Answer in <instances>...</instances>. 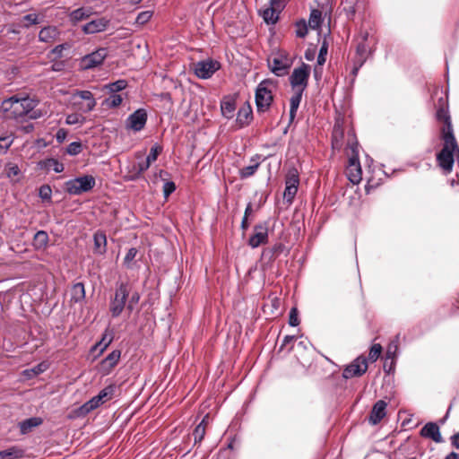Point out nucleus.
Wrapping results in <instances>:
<instances>
[{"instance_id": "f257e3e1", "label": "nucleus", "mask_w": 459, "mask_h": 459, "mask_svg": "<svg viewBox=\"0 0 459 459\" xmlns=\"http://www.w3.org/2000/svg\"><path fill=\"white\" fill-rule=\"evenodd\" d=\"M38 101L29 97L17 98L13 96L3 101L1 108L8 118H20L26 117L36 108Z\"/></svg>"}, {"instance_id": "f03ea898", "label": "nucleus", "mask_w": 459, "mask_h": 459, "mask_svg": "<svg viewBox=\"0 0 459 459\" xmlns=\"http://www.w3.org/2000/svg\"><path fill=\"white\" fill-rule=\"evenodd\" d=\"M444 142L442 150L437 154V160L439 167L446 174L452 171L455 154L459 157V147L454 134L447 133L445 136H441Z\"/></svg>"}, {"instance_id": "7ed1b4c3", "label": "nucleus", "mask_w": 459, "mask_h": 459, "mask_svg": "<svg viewBox=\"0 0 459 459\" xmlns=\"http://www.w3.org/2000/svg\"><path fill=\"white\" fill-rule=\"evenodd\" d=\"M275 84L273 80L262 81L255 91V104L258 112H264L269 109L273 100V90Z\"/></svg>"}, {"instance_id": "20e7f679", "label": "nucleus", "mask_w": 459, "mask_h": 459, "mask_svg": "<svg viewBox=\"0 0 459 459\" xmlns=\"http://www.w3.org/2000/svg\"><path fill=\"white\" fill-rule=\"evenodd\" d=\"M96 181L94 177L85 175L79 177L65 183V190L73 195H80L83 193L91 191L95 186Z\"/></svg>"}, {"instance_id": "39448f33", "label": "nucleus", "mask_w": 459, "mask_h": 459, "mask_svg": "<svg viewBox=\"0 0 459 459\" xmlns=\"http://www.w3.org/2000/svg\"><path fill=\"white\" fill-rule=\"evenodd\" d=\"M132 291V287L127 282H121L116 290L115 297L110 302V312L113 316H118L125 306L126 301Z\"/></svg>"}, {"instance_id": "423d86ee", "label": "nucleus", "mask_w": 459, "mask_h": 459, "mask_svg": "<svg viewBox=\"0 0 459 459\" xmlns=\"http://www.w3.org/2000/svg\"><path fill=\"white\" fill-rule=\"evenodd\" d=\"M309 75L310 66L308 65L302 64L301 66L295 68L290 77V82L293 91L301 90V91H304L307 85Z\"/></svg>"}, {"instance_id": "0eeeda50", "label": "nucleus", "mask_w": 459, "mask_h": 459, "mask_svg": "<svg viewBox=\"0 0 459 459\" xmlns=\"http://www.w3.org/2000/svg\"><path fill=\"white\" fill-rule=\"evenodd\" d=\"M220 63L213 59H206L194 64L195 74L201 79L210 78L220 69Z\"/></svg>"}, {"instance_id": "6e6552de", "label": "nucleus", "mask_w": 459, "mask_h": 459, "mask_svg": "<svg viewBox=\"0 0 459 459\" xmlns=\"http://www.w3.org/2000/svg\"><path fill=\"white\" fill-rule=\"evenodd\" d=\"M368 369L367 359L363 356L358 357L350 365H348L343 372L344 378H351L362 376Z\"/></svg>"}, {"instance_id": "1a4fd4ad", "label": "nucleus", "mask_w": 459, "mask_h": 459, "mask_svg": "<svg viewBox=\"0 0 459 459\" xmlns=\"http://www.w3.org/2000/svg\"><path fill=\"white\" fill-rule=\"evenodd\" d=\"M107 56V50L100 48L97 51L85 56L82 59V66L83 69H91L100 65Z\"/></svg>"}, {"instance_id": "9d476101", "label": "nucleus", "mask_w": 459, "mask_h": 459, "mask_svg": "<svg viewBox=\"0 0 459 459\" xmlns=\"http://www.w3.org/2000/svg\"><path fill=\"white\" fill-rule=\"evenodd\" d=\"M146 121V111L143 108H139L127 118V126L132 130L138 132L144 127Z\"/></svg>"}, {"instance_id": "9b49d317", "label": "nucleus", "mask_w": 459, "mask_h": 459, "mask_svg": "<svg viewBox=\"0 0 459 459\" xmlns=\"http://www.w3.org/2000/svg\"><path fill=\"white\" fill-rule=\"evenodd\" d=\"M254 230L255 233L250 237L248 244L253 248H255L266 242L268 234L266 226L263 224L255 225Z\"/></svg>"}, {"instance_id": "f8f14e48", "label": "nucleus", "mask_w": 459, "mask_h": 459, "mask_svg": "<svg viewBox=\"0 0 459 459\" xmlns=\"http://www.w3.org/2000/svg\"><path fill=\"white\" fill-rule=\"evenodd\" d=\"M269 66L273 74L281 76L286 74L287 69L290 66V61L288 58L274 56L269 59Z\"/></svg>"}, {"instance_id": "ddd939ff", "label": "nucleus", "mask_w": 459, "mask_h": 459, "mask_svg": "<svg viewBox=\"0 0 459 459\" xmlns=\"http://www.w3.org/2000/svg\"><path fill=\"white\" fill-rule=\"evenodd\" d=\"M108 23L109 21L108 19L104 17L98 18L83 25L82 31L86 34H94L101 32L107 29Z\"/></svg>"}, {"instance_id": "4468645a", "label": "nucleus", "mask_w": 459, "mask_h": 459, "mask_svg": "<svg viewBox=\"0 0 459 459\" xmlns=\"http://www.w3.org/2000/svg\"><path fill=\"white\" fill-rule=\"evenodd\" d=\"M422 437L431 438L436 443H441L443 441L440 434L439 427L433 422L427 423L420 430Z\"/></svg>"}, {"instance_id": "2eb2a0df", "label": "nucleus", "mask_w": 459, "mask_h": 459, "mask_svg": "<svg viewBox=\"0 0 459 459\" xmlns=\"http://www.w3.org/2000/svg\"><path fill=\"white\" fill-rule=\"evenodd\" d=\"M437 119L440 122H444V126L441 128V136H445L447 133L454 134L451 117L448 110L445 107H440L437 110Z\"/></svg>"}, {"instance_id": "dca6fc26", "label": "nucleus", "mask_w": 459, "mask_h": 459, "mask_svg": "<svg viewBox=\"0 0 459 459\" xmlns=\"http://www.w3.org/2000/svg\"><path fill=\"white\" fill-rule=\"evenodd\" d=\"M385 408L386 403L379 400L377 401L372 408L369 420L373 424L378 423L385 415Z\"/></svg>"}, {"instance_id": "f3484780", "label": "nucleus", "mask_w": 459, "mask_h": 459, "mask_svg": "<svg viewBox=\"0 0 459 459\" xmlns=\"http://www.w3.org/2000/svg\"><path fill=\"white\" fill-rule=\"evenodd\" d=\"M236 109V102L231 97H225L221 103V114L230 119L233 117Z\"/></svg>"}, {"instance_id": "a211bd4d", "label": "nucleus", "mask_w": 459, "mask_h": 459, "mask_svg": "<svg viewBox=\"0 0 459 459\" xmlns=\"http://www.w3.org/2000/svg\"><path fill=\"white\" fill-rule=\"evenodd\" d=\"M91 14V8L81 7L70 13L69 19L73 23H77L81 21L89 19Z\"/></svg>"}, {"instance_id": "6ab92c4d", "label": "nucleus", "mask_w": 459, "mask_h": 459, "mask_svg": "<svg viewBox=\"0 0 459 459\" xmlns=\"http://www.w3.org/2000/svg\"><path fill=\"white\" fill-rule=\"evenodd\" d=\"M58 36V30L56 27H45L39 33V39L42 42H52Z\"/></svg>"}, {"instance_id": "aec40b11", "label": "nucleus", "mask_w": 459, "mask_h": 459, "mask_svg": "<svg viewBox=\"0 0 459 459\" xmlns=\"http://www.w3.org/2000/svg\"><path fill=\"white\" fill-rule=\"evenodd\" d=\"M121 352L118 350L113 351L109 353L101 362V366L106 370H110L113 368L118 362L120 359Z\"/></svg>"}, {"instance_id": "412c9836", "label": "nucleus", "mask_w": 459, "mask_h": 459, "mask_svg": "<svg viewBox=\"0 0 459 459\" xmlns=\"http://www.w3.org/2000/svg\"><path fill=\"white\" fill-rule=\"evenodd\" d=\"M301 90L294 91L293 96L290 100V122L293 121V119L296 117L297 110L299 107L301 98H302Z\"/></svg>"}, {"instance_id": "4be33fe9", "label": "nucleus", "mask_w": 459, "mask_h": 459, "mask_svg": "<svg viewBox=\"0 0 459 459\" xmlns=\"http://www.w3.org/2000/svg\"><path fill=\"white\" fill-rule=\"evenodd\" d=\"M85 298V289L82 282L74 284L71 289V301L75 303L82 301Z\"/></svg>"}, {"instance_id": "5701e85b", "label": "nucleus", "mask_w": 459, "mask_h": 459, "mask_svg": "<svg viewBox=\"0 0 459 459\" xmlns=\"http://www.w3.org/2000/svg\"><path fill=\"white\" fill-rule=\"evenodd\" d=\"M209 416L205 415L202 421L195 427L193 436L195 439V443H200L205 435L206 425L208 422Z\"/></svg>"}, {"instance_id": "b1692460", "label": "nucleus", "mask_w": 459, "mask_h": 459, "mask_svg": "<svg viewBox=\"0 0 459 459\" xmlns=\"http://www.w3.org/2000/svg\"><path fill=\"white\" fill-rule=\"evenodd\" d=\"M23 450L17 447L12 446L8 449L0 451V459H16L23 456Z\"/></svg>"}, {"instance_id": "393cba45", "label": "nucleus", "mask_w": 459, "mask_h": 459, "mask_svg": "<svg viewBox=\"0 0 459 459\" xmlns=\"http://www.w3.org/2000/svg\"><path fill=\"white\" fill-rule=\"evenodd\" d=\"M346 173L349 180L352 184H359L361 180V168L360 165L351 167L350 165L347 166Z\"/></svg>"}, {"instance_id": "a878e982", "label": "nucleus", "mask_w": 459, "mask_h": 459, "mask_svg": "<svg viewBox=\"0 0 459 459\" xmlns=\"http://www.w3.org/2000/svg\"><path fill=\"white\" fill-rule=\"evenodd\" d=\"M75 95L79 96L81 99L88 100L86 107L84 108L85 112L91 111L95 106L96 101L93 99V95L90 91H78Z\"/></svg>"}, {"instance_id": "bb28decb", "label": "nucleus", "mask_w": 459, "mask_h": 459, "mask_svg": "<svg viewBox=\"0 0 459 459\" xmlns=\"http://www.w3.org/2000/svg\"><path fill=\"white\" fill-rule=\"evenodd\" d=\"M41 422H42V420L39 418H36V417L25 420L20 422L21 432L22 434H26V433L30 432L32 429V428L40 425Z\"/></svg>"}, {"instance_id": "cd10ccee", "label": "nucleus", "mask_w": 459, "mask_h": 459, "mask_svg": "<svg viewBox=\"0 0 459 459\" xmlns=\"http://www.w3.org/2000/svg\"><path fill=\"white\" fill-rule=\"evenodd\" d=\"M48 242V235L44 230L38 231L33 238V245L37 249L45 248Z\"/></svg>"}, {"instance_id": "c85d7f7f", "label": "nucleus", "mask_w": 459, "mask_h": 459, "mask_svg": "<svg viewBox=\"0 0 459 459\" xmlns=\"http://www.w3.org/2000/svg\"><path fill=\"white\" fill-rule=\"evenodd\" d=\"M252 117V110L249 106L241 108L238 112L237 122L242 126L248 124Z\"/></svg>"}, {"instance_id": "c756f323", "label": "nucleus", "mask_w": 459, "mask_h": 459, "mask_svg": "<svg viewBox=\"0 0 459 459\" xmlns=\"http://www.w3.org/2000/svg\"><path fill=\"white\" fill-rule=\"evenodd\" d=\"M100 404H102V402L100 397L97 395L92 397L90 401L85 403L81 408L80 411L82 413L86 414L90 411L97 409Z\"/></svg>"}, {"instance_id": "7c9ffc66", "label": "nucleus", "mask_w": 459, "mask_h": 459, "mask_svg": "<svg viewBox=\"0 0 459 459\" xmlns=\"http://www.w3.org/2000/svg\"><path fill=\"white\" fill-rule=\"evenodd\" d=\"M259 165L260 164L258 161H256L255 159H252L250 165L244 167L243 169H241L239 170L240 178H247L253 176L255 173V171L257 170Z\"/></svg>"}, {"instance_id": "2f4dec72", "label": "nucleus", "mask_w": 459, "mask_h": 459, "mask_svg": "<svg viewBox=\"0 0 459 459\" xmlns=\"http://www.w3.org/2000/svg\"><path fill=\"white\" fill-rule=\"evenodd\" d=\"M151 164L145 160L138 164H134L130 172L133 174L131 176L132 179H135L138 178L143 172L147 170L150 168Z\"/></svg>"}, {"instance_id": "473e14b6", "label": "nucleus", "mask_w": 459, "mask_h": 459, "mask_svg": "<svg viewBox=\"0 0 459 459\" xmlns=\"http://www.w3.org/2000/svg\"><path fill=\"white\" fill-rule=\"evenodd\" d=\"M107 239L106 236L103 233H95L94 234V245L96 252L102 254L105 252Z\"/></svg>"}, {"instance_id": "72a5a7b5", "label": "nucleus", "mask_w": 459, "mask_h": 459, "mask_svg": "<svg viewBox=\"0 0 459 459\" xmlns=\"http://www.w3.org/2000/svg\"><path fill=\"white\" fill-rule=\"evenodd\" d=\"M299 184V172L296 169L292 168L288 171V173L286 175L285 185L291 186H298Z\"/></svg>"}, {"instance_id": "f704fd0d", "label": "nucleus", "mask_w": 459, "mask_h": 459, "mask_svg": "<svg viewBox=\"0 0 459 459\" xmlns=\"http://www.w3.org/2000/svg\"><path fill=\"white\" fill-rule=\"evenodd\" d=\"M322 13L319 10L314 9L309 17L308 25L311 29L316 30L321 23Z\"/></svg>"}, {"instance_id": "c9c22d12", "label": "nucleus", "mask_w": 459, "mask_h": 459, "mask_svg": "<svg viewBox=\"0 0 459 459\" xmlns=\"http://www.w3.org/2000/svg\"><path fill=\"white\" fill-rule=\"evenodd\" d=\"M4 170H5L7 178H9L12 181L16 182L19 180L18 176L20 175L21 171L17 165L13 164V163H8L5 166Z\"/></svg>"}, {"instance_id": "e433bc0d", "label": "nucleus", "mask_w": 459, "mask_h": 459, "mask_svg": "<svg viewBox=\"0 0 459 459\" xmlns=\"http://www.w3.org/2000/svg\"><path fill=\"white\" fill-rule=\"evenodd\" d=\"M263 18L265 22L274 24L279 19V13L272 7H269L263 12Z\"/></svg>"}, {"instance_id": "4c0bfd02", "label": "nucleus", "mask_w": 459, "mask_h": 459, "mask_svg": "<svg viewBox=\"0 0 459 459\" xmlns=\"http://www.w3.org/2000/svg\"><path fill=\"white\" fill-rule=\"evenodd\" d=\"M45 168L48 169H53L55 172L59 173L64 170V164L56 159H48L45 162Z\"/></svg>"}, {"instance_id": "58836bf2", "label": "nucleus", "mask_w": 459, "mask_h": 459, "mask_svg": "<svg viewBox=\"0 0 459 459\" xmlns=\"http://www.w3.org/2000/svg\"><path fill=\"white\" fill-rule=\"evenodd\" d=\"M368 47L365 44V39L363 42L359 43L357 47V55H358V62L359 63V66L363 65L367 58Z\"/></svg>"}, {"instance_id": "ea45409f", "label": "nucleus", "mask_w": 459, "mask_h": 459, "mask_svg": "<svg viewBox=\"0 0 459 459\" xmlns=\"http://www.w3.org/2000/svg\"><path fill=\"white\" fill-rule=\"evenodd\" d=\"M114 391H115V386L108 385V386L105 387L104 389H102L97 396L100 397L102 403H104L105 402L111 399V397L114 394Z\"/></svg>"}, {"instance_id": "a19ab883", "label": "nucleus", "mask_w": 459, "mask_h": 459, "mask_svg": "<svg viewBox=\"0 0 459 459\" xmlns=\"http://www.w3.org/2000/svg\"><path fill=\"white\" fill-rule=\"evenodd\" d=\"M127 85L126 81L125 80H118L115 82L109 83L106 85V88L112 93L124 90Z\"/></svg>"}, {"instance_id": "79ce46f5", "label": "nucleus", "mask_w": 459, "mask_h": 459, "mask_svg": "<svg viewBox=\"0 0 459 459\" xmlns=\"http://www.w3.org/2000/svg\"><path fill=\"white\" fill-rule=\"evenodd\" d=\"M161 151H162V148L160 145H157V144L153 145L151 148L150 153L147 156L146 160L150 164H152V162H154L157 160V158H158L159 154L161 152Z\"/></svg>"}, {"instance_id": "37998d69", "label": "nucleus", "mask_w": 459, "mask_h": 459, "mask_svg": "<svg viewBox=\"0 0 459 459\" xmlns=\"http://www.w3.org/2000/svg\"><path fill=\"white\" fill-rule=\"evenodd\" d=\"M298 191V186H286L283 193V198L291 203Z\"/></svg>"}, {"instance_id": "c03bdc74", "label": "nucleus", "mask_w": 459, "mask_h": 459, "mask_svg": "<svg viewBox=\"0 0 459 459\" xmlns=\"http://www.w3.org/2000/svg\"><path fill=\"white\" fill-rule=\"evenodd\" d=\"M23 26L29 27L39 23V16L36 13H29L22 17Z\"/></svg>"}, {"instance_id": "a18cd8bd", "label": "nucleus", "mask_w": 459, "mask_h": 459, "mask_svg": "<svg viewBox=\"0 0 459 459\" xmlns=\"http://www.w3.org/2000/svg\"><path fill=\"white\" fill-rule=\"evenodd\" d=\"M52 189L48 185H43L39 187V195L42 200L50 201Z\"/></svg>"}, {"instance_id": "49530a36", "label": "nucleus", "mask_w": 459, "mask_h": 459, "mask_svg": "<svg viewBox=\"0 0 459 459\" xmlns=\"http://www.w3.org/2000/svg\"><path fill=\"white\" fill-rule=\"evenodd\" d=\"M382 351V346L380 344H374L368 353V359L371 361H376L380 356Z\"/></svg>"}, {"instance_id": "de8ad7c7", "label": "nucleus", "mask_w": 459, "mask_h": 459, "mask_svg": "<svg viewBox=\"0 0 459 459\" xmlns=\"http://www.w3.org/2000/svg\"><path fill=\"white\" fill-rule=\"evenodd\" d=\"M111 342L112 336L105 334L101 341L94 346V350L100 349V351L102 352L104 350H106Z\"/></svg>"}, {"instance_id": "09e8293b", "label": "nucleus", "mask_w": 459, "mask_h": 459, "mask_svg": "<svg viewBox=\"0 0 459 459\" xmlns=\"http://www.w3.org/2000/svg\"><path fill=\"white\" fill-rule=\"evenodd\" d=\"M106 104L110 108L118 107L122 102V97L118 94H113L105 100Z\"/></svg>"}, {"instance_id": "8fccbe9b", "label": "nucleus", "mask_w": 459, "mask_h": 459, "mask_svg": "<svg viewBox=\"0 0 459 459\" xmlns=\"http://www.w3.org/2000/svg\"><path fill=\"white\" fill-rule=\"evenodd\" d=\"M12 143L13 139L11 136L0 137V154L5 153Z\"/></svg>"}, {"instance_id": "3c124183", "label": "nucleus", "mask_w": 459, "mask_h": 459, "mask_svg": "<svg viewBox=\"0 0 459 459\" xmlns=\"http://www.w3.org/2000/svg\"><path fill=\"white\" fill-rule=\"evenodd\" d=\"M398 343H399V334H397L395 336V339L393 340L387 347L386 355L388 358H391L394 355V353L396 352V351L398 349Z\"/></svg>"}, {"instance_id": "603ef678", "label": "nucleus", "mask_w": 459, "mask_h": 459, "mask_svg": "<svg viewBox=\"0 0 459 459\" xmlns=\"http://www.w3.org/2000/svg\"><path fill=\"white\" fill-rule=\"evenodd\" d=\"M82 150V143L79 142H73L67 146V153L70 155H77Z\"/></svg>"}, {"instance_id": "864d4df0", "label": "nucleus", "mask_w": 459, "mask_h": 459, "mask_svg": "<svg viewBox=\"0 0 459 459\" xmlns=\"http://www.w3.org/2000/svg\"><path fill=\"white\" fill-rule=\"evenodd\" d=\"M137 255V249L134 248V247H132L130 248L125 258H124V264L127 266V267H130V264L131 262L134 259V257L136 256Z\"/></svg>"}, {"instance_id": "5fc2aeb1", "label": "nucleus", "mask_w": 459, "mask_h": 459, "mask_svg": "<svg viewBox=\"0 0 459 459\" xmlns=\"http://www.w3.org/2000/svg\"><path fill=\"white\" fill-rule=\"evenodd\" d=\"M289 324L291 326H297L299 324L298 310L296 307H292L289 316Z\"/></svg>"}, {"instance_id": "6e6d98bb", "label": "nucleus", "mask_w": 459, "mask_h": 459, "mask_svg": "<svg viewBox=\"0 0 459 459\" xmlns=\"http://www.w3.org/2000/svg\"><path fill=\"white\" fill-rule=\"evenodd\" d=\"M84 118L78 114H70L66 117L65 122L68 125H75L78 123H82Z\"/></svg>"}, {"instance_id": "4d7b16f0", "label": "nucleus", "mask_w": 459, "mask_h": 459, "mask_svg": "<svg viewBox=\"0 0 459 459\" xmlns=\"http://www.w3.org/2000/svg\"><path fill=\"white\" fill-rule=\"evenodd\" d=\"M139 299H140V295L138 294V292L135 291V292L132 293V295L129 299L127 307H126V308L129 312L133 311L134 305L139 302Z\"/></svg>"}, {"instance_id": "13d9d810", "label": "nucleus", "mask_w": 459, "mask_h": 459, "mask_svg": "<svg viewBox=\"0 0 459 459\" xmlns=\"http://www.w3.org/2000/svg\"><path fill=\"white\" fill-rule=\"evenodd\" d=\"M288 0H271V7L274 9L278 13L284 8Z\"/></svg>"}, {"instance_id": "bf43d9fd", "label": "nucleus", "mask_w": 459, "mask_h": 459, "mask_svg": "<svg viewBox=\"0 0 459 459\" xmlns=\"http://www.w3.org/2000/svg\"><path fill=\"white\" fill-rule=\"evenodd\" d=\"M152 17V13L149 11L140 13L136 17V22L139 24H144Z\"/></svg>"}, {"instance_id": "052dcab7", "label": "nucleus", "mask_w": 459, "mask_h": 459, "mask_svg": "<svg viewBox=\"0 0 459 459\" xmlns=\"http://www.w3.org/2000/svg\"><path fill=\"white\" fill-rule=\"evenodd\" d=\"M176 189V185L172 181L166 182L163 186V194L167 198L171 193H173Z\"/></svg>"}, {"instance_id": "680f3d73", "label": "nucleus", "mask_w": 459, "mask_h": 459, "mask_svg": "<svg viewBox=\"0 0 459 459\" xmlns=\"http://www.w3.org/2000/svg\"><path fill=\"white\" fill-rule=\"evenodd\" d=\"M307 33V26L305 22L297 23L296 35L304 38Z\"/></svg>"}, {"instance_id": "e2e57ef3", "label": "nucleus", "mask_w": 459, "mask_h": 459, "mask_svg": "<svg viewBox=\"0 0 459 459\" xmlns=\"http://www.w3.org/2000/svg\"><path fill=\"white\" fill-rule=\"evenodd\" d=\"M47 369V364L41 363L39 364L37 367L33 368L31 370L33 371L34 375H39L42 372H44Z\"/></svg>"}, {"instance_id": "0e129e2a", "label": "nucleus", "mask_w": 459, "mask_h": 459, "mask_svg": "<svg viewBox=\"0 0 459 459\" xmlns=\"http://www.w3.org/2000/svg\"><path fill=\"white\" fill-rule=\"evenodd\" d=\"M327 51H328V41H327L326 37H325V39L322 41L319 53L326 56Z\"/></svg>"}, {"instance_id": "69168bd1", "label": "nucleus", "mask_w": 459, "mask_h": 459, "mask_svg": "<svg viewBox=\"0 0 459 459\" xmlns=\"http://www.w3.org/2000/svg\"><path fill=\"white\" fill-rule=\"evenodd\" d=\"M27 117L30 118V119H37L39 117H41V112L39 111V110H35V108H33L30 112H29V114L27 115Z\"/></svg>"}, {"instance_id": "338daca9", "label": "nucleus", "mask_w": 459, "mask_h": 459, "mask_svg": "<svg viewBox=\"0 0 459 459\" xmlns=\"http://www.w3.org/2000/svg\"><path fill=\"white\" fill-rule=\"evenodd\" d=\"M350 166L351 167H354V166H357L358 165H360L359 163V158H358V155L355 154V155H352L350 159H349V164Z\"/></svg>"}, {"instance_id": "774afa93", "label": "nucleus", "mask_w": 459, "mask_h": 459, "mask_svg": "<svg viewBox=\"0 0 459 459\" xmlns=\"http://www.w3.org/2000/svg\"><path fill=\"white\" fill-rule=\"evenodd\" d=\"M451 440H452V445L458 448L459 449V433L457 434H455L452 437H451Z\"/></svg>"}]
</instances>
